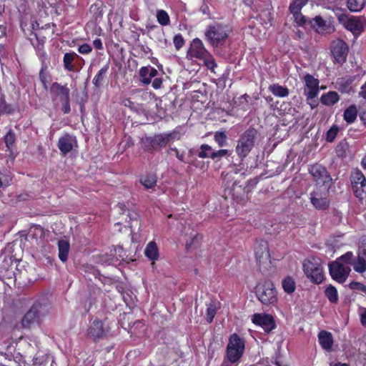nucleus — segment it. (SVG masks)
I'll return each mask as SVG.
<instances>
[{
    "instance_id": "nucleus-61",
    "label": "nucleus",
    "mask_w": 366,
    "mask_h": 366,
    "mask_svg": "<svg viewBox=\"0 0 366 366\" xmlns=\"http://www.w3.org/2000/svg\"><path fill=\"white\" fill-rule=\"evenodd\" d=\"M361 119L366 123V113L362 114Z\"/></svg>"
},
{
    "instance_id": "nucleus-39",
    "label": "nucleus",
    "mask_w": 366,
    "mask_h": 366,
    "mask_svg": "<svg viewBox=\"0 0 366 366\" xmlns=\"http://www.w3.org/2000/svg\"><path fill=\"white\" fill-rule=\"evenodd\" d=\"M325 295L331 302H336L338 300L337 291L336 288L332 285L327 287Z\"/></svg>"
},
{
    "instance_id": "nucleus-7",
    "label": "nucleus",
    "mask_w": 366,
    "mask_h": 366,
    "mask_svg": "<svg viewBox=\"0 0 366 366\" xmlns=\"http://www.w3.org/2000/svg\"><path fill=\"white\" fill-rule=\"evenodd\" d=\"M303 271L312 282L320 284L324 279L323 268L319 259H306L303 263Z\"/></svg>"
},
{
    "instance_id": "nucleus-59",
    "label": "nucleus",
    "mask_w": 366,
    "mask_h": 366,
    "mask_svg": "<svg viewBox=\"0 0 366 366\" xmlns=\"http://www.w3.org/2000/svg\"><path fill=\"white\" fill-rule=\"evenodd\" d=\"M362 167L366 169V154L365 156L362 158V162H361Z\"/></svg>"
},
{
    "instance_id": "nucleus-41",
    "label": "nucleus",
    "mask_w": 366,
    "mask_h": 366,
    "mask_svg": "<svg viewBox=\"0 0 366 366\" xmlns=\"http://www.w3.org/2000/svg\"><path fill=\"white\" fill-rule=\"evenodd\" d=\"M157 19L158 22L162 25L166 26L169 23V16L164 10H160L157 12Z\"/></svg>"
},
{
    "instance_id": "nucleus-63",
    "label": "nucleus",
    "mask_w": 366,
    "mask_h": 366,
    "mask_svg": "<svg viewBox=\"0 0 366 366\" xmlns=\"http://www.w3.org/2000/svg\"><path fill=\"white\" fill-rule=\"evenodd\" d=\"M102 263L107 264H111L112 262L111 259H108V260H106V261H103L102 260Z\"/></svg>"
},
{
    "instance_id": "nucleus-33",
    "label": "nucleus",
    "mask_w": 366,
    "mask_h": 366,
    "mask_svg": "<svg viewBox=\"0 0 366 366\" xmlns=\"http://www.w3.org/2000/svg\"><path fill=\"white\" fill-rule=\"evenodd\" d=\"M109 69V66L106 65L103 68H102L98 73L95 75L93 79V84L95 86L99 87L102 84V81L105 74H107Z\"/></svg>"
},
{
    "instance_id": "nucleus-1",
    "label": "nucleus",
    "mask_w": 366,
    "mask_h": 366,
    "mask_svg": "<svg viewBox=\"0 0 366 366\" xmlns=\"http://www.w3.org/2000/svg\"><path fill=\"white\" fill-rule=\"evenodd\" d=\"M353 253L347 252L329 264L332 278L339 283H343L348 277L352 262Z\"/></svg>"
},
{
    "instance_id": "nucleus-51",
    "label": "nucleus",
    "mask_w": 366,
    "mask_h": 366,
    "mask_svg": "<svg viewBox=\"0 0 366 366\" xmlns=\"http://www.w3.org/2000/svg\"><path fill=\"white\" fill-rule=\"evenodd\" d=\"M162 84V80L161 78H155L152 81V87L155 89H158Z\"/></svg>"
},
{
    "instance_id": "nucleus-46",
    "label": "nucleus",
    "mask_w": 366,
    "mask_h": 366,
    "mask_svg": "<svg viewBox=\"0 0 366 366\" xmlns=\"http://www.w3.org/2000/svg\"><path fill=\"white\" fill-rule=\"evenodd\" d=\"M229 151L227 149H219L218 151H213L212 159L214 160H219L222 157L226 156Z\"/></svg>"
},
{
    "instance_id": "nucleus-43",
    "label": "nucleus",
    "mask_w": 366,
    "mask_h": 366,
    "mask_svg": "<svg viewBox=\"0 0 366 366\" xmlns=\"http://www.w3.org/2000/svg\"><path fill=\"white\" fill-rule=\"evenodd\" d=\"M338 128L336 126H332L327 132L326 139L327 142H332L336 137L338 133Z\"/></svg>"
},
{
    "instance_id": "nucleus-25",
    "label": "nucleus",
    "mask_w": 366,
    "mask_h": 366,
    "mask_svg": "<svg viewBox=\"0 0 366 366\" xmlns=\"http://www.w3.org/2000/svg\"><path fill=\"white\" fill-rule=\"evenodd\" d=\"M355 272L363 274L366 272V259L359 255L357 256L356 259L352 257V264Z\"/></svg>"
},
{
    "instance_id": "nucleus-48",
    "label": "nucleus",
    "mask_w": 366,
    "mask_h": 366,
    "mask_svg": "<svg viewBox=\"0 0 366 366\" xmlns=\"http://www.w3.org/2000/svg\"><path fill=\"white\" fill-rule=\"evenodd\" d=\"M92 50V46L88 44H84L79 46L78 51L79 53L82 54H89Z\"/></svg>"
},
{
    "instance_id": "nucleus-60",
    "label": "nucleus",
    "mask_w": 366,
    "mask_h": 366,
    "mask_svg": "<svg viewBox=\"0 0 366 366\" xmlns=\"http://www.w3.org/2000/svg\"><path fill=\"white\" fill-rule=\"evenodd\" d=\"M334 366H348V365L345 363L337 362Z\"/></svg>"
},
{
    "instance_id": "nucleus-40",
    "label": "nucleus",
    "mask_w": 366,
    "mask_h": 366,
    "mask_svg": "<svg viewBox=\"0 0 366 366\" xmlns=\"http://www.w3.org/2000/svg\"><path fill=\"white\" fill-rule=\"evenodd\" d=\"M207 306L206 320L208 322H212L216 315L217 307L213 302H210Z\"/></svg>"
},
{
    "instance_id": "nucleus-2",
    "label": "nucleus",
    "mask_w": 366,
    "mask_h": 366,
    "mask_svg": "<svg viewBox=\"0 0 366 366\" xmlns=\"http://www.w3.org/2000/svg\"><path fill=\"white\" fill-rule=\"evenodd\" d=\"M187 56L191 60L195 59L203 61L204 65L212 71H214V68L217 67L213 56L205 49L202 41L198 38L193 39L191 42Z\"/></svg>"
},
{
    "instance_id": "nucleus-49",
    "label": "nucleus",
    "mask_w": 366,
    "mask_h": 366,
    "mask_svg": "<svg viewBox=\"0 0 366 366\" xmlns=\"http://www.w3.org/2000/svg\"><path fill=\"white\" fill-rule=\"evenodd\" d=\"M5 142L8 147H10L14 142V134L11 131L5 136Z\"/></svg>"
},
{
    "instance_id": "nucleus-50",
    "label": "nucleus",
    "mask_w": 366,
    "mask_h": 366,
    "mask_svg": "<svg viewBox=\"0 0 366 366\" xmlns=\"http://www.w3.org/2000/svg\"><path fill=\"white\" fill-rule=\"evenodd\" d=\"M350 287L352 290H361L364 292L366 291V287L360 282H351L350 284Z\"/></svg>"
},
{
    "instance_id": "nucleus-12",
    "label": "nucleus",
    "mask_w": 366,
    "mask_h": 366,
    "mask_svg": "<svg viewBox=\"0 0 366 366\" xmlns=\"http://www.w3.org/2000/svg\"><path fill=\"white\" fill-rule=\"evenodd\" d=\"M309 172L318 184H322L320 187H324L325 185H330L332 179L328 174L326 169L322 165H312L309 169Z\"/></svg>"
},
{
    "instance_id": "nucleus-54",
    "label": "nucleus",
    "mask_w": 366,
    "mask_h": 366,
    "mask_svg": "<svg viewBox=\"0 0 366 366\" xmlns=\"http://www.w3.org/2000/svg\"><path fill=\"white\" fill-rule=\"evenodd\" d=\"M93 45L97 49H102L103 44L100 39H96L93 41Z\"/></svg>"
},
{
    "instance_id": "nucleus-57",
    "label": "nucleus",
    "mask_w": 366,
    "mask_h": 366,
    "mask_svg": "<svg viewBox=\"0 0 366 366\" xmlns=\"http://www.w3.org/2000/svg\"><path fill=\"white\" fill-rule=\"evenodd\" d=\"M340 89L342 92L345 93H350V92H352V87L349 84L344 88L340 87Z\"/></svg>"
},
{
    "instance_id": "nucleus-56",
    "label": "nucleus",
    "mask_w": 366,
    "mask_h": 366,
    "mask_svg": "<svg viewBox=\"0 0 366 366\" xmlns=\"http://www.w3.org/2000/svg\"><path fill=\"white\" fill-rule=\"evenodd\" d=\"M65 102V104L64 105L63 109L64 113H68L70 111V106L69 104V99L68 100H64Z\"/></svg>"
},
{
    "instance_id": "nucleus-26",
    "label": "nucleus",
    "mask_w": 366,
    "mask_h": 366,
    "mask_svg": "<svg viewBox=\"0 0 366 366\" xmlns=\"http://www.w3.org/2000/svg\"><path fill=\"white\" fill-rule=\"evenodd\" d=\"M339 99V94L336 92H329L321 97V102L326 106H332Z\"/></svg>"
},
{
    "instance_id": "nucleus-52",
    "label": "nucleus",
    "mask_w": 366,
    "mask_h": 366,
    "mask_svg": "<svg viewBox=\"0 0 366 366\" xmlns=\"http://www.w3.org/2000/svg\"><path fill=\"white\" fill-rule=\"evenodd\" d=\"M170 150L174 152L175 156L178 159L182 162H184L183 152L180 153L177 148H170Z\"/></svg>"
},
{
    "instance_id": "nucleus-55",
    "label": "nucleus",
    "mask_w": 366,
    "mask_h": 366,
    "mask_svg": "<svg viewBox=\"0 0 366 366\" xmlns=\"http://www.w3.org/2000/svg\"><path fill=\"white\" fill-rule=\"evenodd\" d=\"M360 96L366 99V83L362 86L361 92H360Z\"/></svg>"
},
{
    "instance_id": "nucleus-19",
    "label": "nucleus",
    "mask_w": 366,
    "mask_h": 366,
    "mask_svg": "<svg viewBox=\"0 0 366 366\" xmlns=\"http://www.w3.org/2000/svg\"><path fill=\"white\" fill-rule=\"evenodd\" d=\"M158 74L156 69L152 66H143L139 69L140 80L144 84H149L152 79Z\"/></svg>"
},
{
    "instance_id": "nucleus-44",
    "label": "nucleus",
    "mask_w": 366,
    "mask_h": 366,
    "mask_svg": "<svg viewBox=\"0 0 366 366\" xmlns=\"http://www.w3.org/2000/svg\"><path fill=\"white\" fill-rule=\"evenodd\" d=\"M294 16L295 21L299 26H302L306 22L305 17L302 14L301 11L291 12Z\"/></svg>"
},
{
    "instance_id": "nucleus-29",
    "label": "nucleus",
    "mask_w": 366,
    "mask_h": 366,
    "mask_svg": "<svg viewBox=\"0 0 366 366\" xmlns=\"http://www.w3.org/2000/svg\"><path fill=\"white\" fill-rule=\"evenodd\" d=\"M51 89L59 96L61 100H68L69 96V89L65 86H61L59 84L54 83L52 85Z\"/></svg>"
},
{
    "instance_id": "nucleus-28",
    "label": "nucleus",
    "mask_w": 366,
    "mask_h": 366,
    "mask_svg": "<svg viewBox=\"0 0 366 366\" xmlns=\"http://www.w3.org/2000/svg\"><path fill=\"white\" fill-rule=\"evenodd\" d=\"M312 26L315 30L320 34L328 32L330 29L327 26L325 21H324L320 16H316L311 21Z\"/></svg>"
},
{
    "instance_id": "nucleus-30",
    "label": "nucleus",
    "mask_w": 366,
    "mask_h": 366,
    "mask_svg": "<svg viewBox=\"0 0 366 366\" xmlns=\"http://www.w3.org/2000/svg\"><path fill=\"white\" fill-rule=\"evenodd\" d=\"M269 91L276 97H286L289 94V90L280 85L272 84L269 87Z\"/></svg>"
},
{
    "instance_id": "nucleus-15",
    "label": "nucleus",
    "mask_w": 366,
    "mask_h": 366,
    "mask_svg": "<svg viewBox=\"0 0 366 366\" xmlns=\"http://www.w3.org/2000/svg\"><path fill=\"white\" fill-rule=\"evenodd\" d=\"M252 322L260 326L265 332H270L274 328L273 318L269 315L257 313L252 316Z\"/></svg>"
},
{
    "instance_id": "nucleus-32",
    "label": "nucleus",
    "mask_w": 366,
    "mask_h": 366,
    "mask_svg": "<svg viewBox=\"0 0 366 366\" xmlns=\"http://www.w3.org/2000/svg\"><path fill=\"white\" fill-rule=\"evenodd\" d=\"M365 5V0H347V7L353 12L361 11Z\"/></svg>"
},
{
    "instance_id": "nucleus-16",
    "label": "nucleus",
    "mask_w": 366,
    "mask_h": 366,
    "mask_svg": "<svg viewBox=\"0 0 366 366\" xmlns=\"http://www.w3.org/2000/svg\"><path fill=\"white\" fill-rule=\"evenodd\" d=\"M305 83V93L308 99L315 98L319 93V81L310 74L304 77Z\"/></svg>"
},
{
    "instance_id": "nucleus-11",
    "label": "nucleus",
    "mask_w": 366,
    "mask_h": 366,
    "mask_svg": "<svg viewBox=\"0 0 366 366\" xmlns=\"http://www.w3.org/2000/svg\"><path fill=\"white\" fill-rule=\"evenodd\" d=\"M330 185L317 187L311 194V203L317 209H325L328 207L327 193Z\"/></svg>"
},
{
    "instance_id": "nucleus-17",
    "label": "nucleus",
    "mask_w": 366,
    "mask_h": 366,
    "mask_svg": "<svg viewBox=\"0 0 366 366\" xmlns=\"http://www.w3.org/2000/svg\"><path fill=\"white\" fill-rule=\"evenodd\" d=\"M76 144L75 137L66 134L59 138L58 147L63 154H67L72 150Z\"/></svg>"
},
{
    "instance_id": "nucleus-47",
    "label": "nucleus",
    "mask_w": 366,
    "mask_h": 366,
    "mask_svg": "<svg viewBox=\"0 0 366 366\" xmlns=\"http://www.w3.org/2000/svg\"><path fill=\"white\" fill-rule=\"evenodd\" d=\"M173 42L177 49L182 48L184 44V39L181 34L175 35L174 36Z\"/></svg>"
},
{
    "instance_id": "nucleus-5",
    "label": "nucleus",
    "mask_w": 366,
    "mask_h": 366,
    "mask_svg": "<svg viewBox=\"0 0 366 366\" xmlns=\"http://www.w3.org/2000/svg\"><path fill=\"white\" fill-rule=\"evenodd\" d=\"M256 135L257 131L254 129H249L239 139L235 150L242 159L245 158L253 149Z\"/></svg>"
},
{
    "instance_id": "nucleus-3",
    "label": "nucleus",
    "mask_w": 366,
    "mask_h": 366,
    "mask_svg": "<svg viewBox=\"0 0 366 366\" xmlns=\"http://www.w3.org/2000/svg\"><path fill=\"white\" fill-rule=\"evenodd\" d=\"M244 340L236 333L230 335L227 346L226 356L229 363H236L243 355Z\"/></svg>"
},
{
    "instance_id": "nucleus-36",
    "label": "nucleus",
    "mask_w": 366,
    "mask_h": 366,
    "mask_svg": "<svg viewBox=\"0 0 366 366\" xmlns=\"http://www.w3.org/2000/svg\"><path fill=\"white\" fill-rule=\"evenodd\" d=\"M214 141L220 147H224L227 144V137L223 132H216L214 135Z\"/></svg>"
},
{
    "instance_id": "nucleus-23",
    "label": "nucleus",
    "mask_w": 366,
    "mask_h": 366,
    "mask_svg": "<svg viewBox=\"0 0 366 366\" xmlns=\"http://www.w3.org/2000/svg\"><path fill=\"white\" fill-rule=\"evenodd\" d=\"M319 342L322 347L325 350H330L332 346L333 340L330 332L321 331L318 335Z\"/></svg>"
},
{
    "instance_id": "nucleus-21",
    "label": "nucleus",
    "mask_w": 366,
    "mask_h": 366,
    "mask_svg": "<svg viewBox=\"0 0 366 366\" xmlns=\"http://www.w3.org/2000/svg\"><path fill=\"white\" fill-rule=\"evenodd\" d=\"M104 332L103 323L98 320H94L88 330V335L94 339L103 337Z\"/></svg>"
},
{
    "instance_id": "nucleus-18",
    "label": "nucleus",
    "mask_w": 366,
    "mask_h": 366,
    "mask_svg": "<svg viewBox=\"0 0 366 366\" xmlns=\"http://www.w3.org/2000/svg\"><path fill=\"white\" fill-rule=\"evenodd\" d=\"M249 97L247 94L240 96L234 100L233 111L237 114H241V112H247L250 109V104L249 103Z\"/></svg>"
},
{
    "instance_id": "nucleus-10",
    "label": "nucleus",
    "mask_w": 366,
    "mask_h": 366,
    "mask_svg": "<svg viewBox=\"0 0 366 366\" xmlns=\"http://www.w3.org/2000/svg\"><path fill=\"white\" fill-rule=\"evenodd\" d=\"M352 189L355 196L360 199L366 197V178L359 169H355L351 174Z\"/></svg>"
},
{
    "instance_id": "nucleus-35",
    "label": "nucleus",
    "mask_w": 366,
    "mask_h": 366,
    "mask_svg": "<svg viewBox=\"0 0 366 366\" xmlns=\"http://www.w3.org/2000/svg\"><path fill=\"white\" fill-rule=\"evenodd\" d=\"M213 153V149L211 146L208 144H202L200 147V151L198 154L199 157L202 159L211 158Z\"/></svg>"
},
{
    "instance_id": "nucleus-42",
    "label": "nucleus",
    "mask_w": 366,
    "mask_h": 366,
    "mask_svg": "<svg viewBox=\"0 0 366 366\" xmlns=\"http://www.w3.org/2000/svg\"><path fill=\"white\" fill-rule=\"evenodd\" d=\"M357 255L366 259V236H362L360 239Z\"/></svg>"
},
{
    "instance_id": "nucleus-38",
    "label": "nucleus",
    "mask_w": 366,
    "mask_h": 366,
    "mask_svg": "<svg viewBox=\"0 0 366 366\" xmlns=\"http://www.w3.org/2000/svg\"><path fill=\"white\" fill-rule=\"evenodd\" d=\"M75 54L74 53H66L64 56V64L66 69L68 71L74 70V65L72 62L74 59Z\"/></svg>"
},
{
    "instance_id": "nucleus-22",
    "label": "nucleus",
    "mask_w": 366,
    "mask_h": 366,
    "mask_svg": "<svg viewBox=\"0 0 366 366\" xmlns=\"http://www.w3.org/2000/svg\"><path fill=\"white\" fill-rule=\"evenodd\" d=\"M345 27L353 34L360 33L364 27L363 21L360 19L352 17L347 19Z\"/></svg>"
},
{
    "instance_id": "nucleus-64",
    "label": "nucleus",
    "mask_w": 366,
    "mask_h": 366,
    "mask_svg": "<svg viewBox=\"0 0 366 366\" xmlns=\"http://www.w3.org/2000/svg\"><path fill=\"white\" fill-rule=\"evenodd\" d=\"M221 366H230V365H229V362H223V363L222 364V365H221Z\"/></svg>"
},
{
    "instance_id": "nucleus-4",
    "label": "nucleus",
    "mask_w": 366,
    "mask_h": 366,
    "mask_svg": "<svg viewBox=\"0 0 366 366\" xmlns=\"http://www.w3.org/2000/svg\"><path fill=\"white\" fill-rule=\"evenodd\" d=\"M230 29L229 26L215 23L207 27L205 36L213 46H217L228 37Z\"/></svg>"
},
{
    "instance_id": "nucleus-27",
    "label": "nucleus",
    "mask_w": 366,
    "mask_h": 366,
    "mask_svg": "<svg viewBox=\"0 0 366 366\" xmlns=\"http://www.w3.org/2000/svg\"><path fill=\"white\" fill-rule=\"evenodd\" d=\"M140 183L147 189H152L157 184V177L152 174L142 175L140 178Z\"/></svg>"
},
{
    "instance_id": "nucleus-58",
    "label": "nucleus",
    "mask_w": 366,
    "mask_h": 366,
    "mask_svg": "<svg viewBox=\"0 0 366 366\" xmlns=\"http://www.w3.org/2000/svg\"><path fill=\"white\" fill-rule=\"evenodd\" d=\"M123 104L126 107H132V102L129 99H125L123 101Z\"/></svg>"
},
{
    "instance_id": "nucleus-9",
    "label": "nucleus",
    "mask_w": 366,
    "mask_h": 366,
    "mask_svg": "<svg viewBox=\"0 0 366 366\" xmlns=\"http://www.w3.org/2000/svg\"><path fill=\"white\" fill-rule=\"evenodd\" d=\"M45 307L40 303L33 305L31 309L25 314L21 320V325L24 327L29 328L31 325L38 323L46 313Z\"/></svg>"
},
{
    "instance_id": "nucleus-13",
    "label": "nucleus",
    "mask_w": 366,
    "mask_h": 366,
    "mask_svg": "<svg viewBox=\"0 0 366 366\" xmlns=\"http://www.w3.org/2000/svg\"><path fill=\"white\" fill-rule=\"evenodd\" d=\"M254 254L259 266L261 268L266 269L267 265L270 264V255L267 242H260L255 248Z\"/></svg>"
},
{
    "instance_id": "nucleus-53",
    "label": "nucleus",
    "mask_w": 366,
    "mask_h": 366,
    "mask_svg": "<svg viewBox=\"0 0 366 366\" xmlns=\"http://www.w3.org/2000/svg\"><path fill=\"white\" fill-rule=\"evenodd\" d=\"M361 323L366 327V308L360 309Z\"/></svg>"
},
{
    "instance_id": "nucleus-62",
    "label": "nucleus",
    "mask_w": 366,
    "mask_h": 366,
    "mask_svg": "<svg viewBox=\"0 0 366 366\" xmlns=\"http://www.w3.org/2000/svg\"><path fill=\"white\" fill-rule=\"evenodd\" d=\"M133 93L134 94H142L143 92L140 89H135V90L133 91Z\"/></svg>"
},
{
    "instance_id": "nucleus-14",
    "label": "nucleus",
    "mask_w": 366,
    "mask_h": 366,
    "mask_svg": "<svg viewBox=\"0 0 366 366\" xmlns=\"http://www.w3.org/2000/svg\"><path fill=\"white\" fill-rule=\"evenodd\" d=\"M348 48L345 42L342 40H336L332 44V54L337 63H343L347 58Z\"/></svg>"
},
{
    "instance_id": "nucleus-37",
    "label": "nucleus",
    "mask_w": 366,
    "mask_h": 366,
    "mask_svg": "<svg viewBox=\"0 0 366 366\" xmlns=\"http://www.w3.org/2000/svg\"><path fill=\"white\" fill-rule=\"evenodd\" d=\"M308 2V0H293L290 5V12L301 11L302 7Z\"/></svg>"
},
{
    "instance_id": "nucleus-34",
    "label": "nucleus",
    "mask_w": 366,
    "mask_h": 366,
    "mask_svg": "<svg viewBox=\"0 0 366 366\" xmlns=\"http://www.w3.org/2000/svg\"><path fill=\"white\" fill-rule=\"evenodd\" d=\"M282 287L287 293H292L295 290V282L292 278L287 277L282 280Z\"/></svg>"
},
{
    "instance_id": "nucleus-20",
    "label": "nucleus",
    "mask_w": 366,
    "mask_h": 366,
    "mask_svg": "<svg viewBox=\"0 0 366 366\" xmlns=\"http://www.w3.org/2000/svg\"><path fill=\"white\" fill-rule=\"evenodd\" d=\"M145 256L152 261V267L154 266V262L159 259V249L155 242H149L144 249Z\"/></svg>"
},
{
    "instance_id": "nucleus-31",
    "label": "nucleus",
    "mask_w": 366,
    "mask_h": 366,
    "mask_svg": "<svg viewBox=\"0 0 366 366\" xmlns=\"http://www.w3.org/2000/svg\"><path fill=\"white\" fill-rule=\"evenodd\" d=\"M357 110L355 106H350L344 112V119L347 123H352L357 118Z\"/></svg>"
},
{
    "instance_id": "nucleus-45",
    "label": "nucleus",
    "mask_w": 366,
    "mask_h": 366,
    "mask_svg": "<svg viewBox=\"0 0 366 366\" xmlns=\"http://www.w3.org/2000/svg\"><path fill=\"white\" fill-rule=\"evenodd\" d=\"M13 108L11 105L7 104L5 102H0V114H11L13 112Z\"/></svg>"
},
{
    "instance_id": "nucleus-24",
    "label": "nucleus",
    "mask_w": 366,
    "mask_h": 366,
    "mask_svg": "<svg viewBox=\"0 0 366 366\" xmlns=\"http://www.w3.org/2000/svg\"><path fill=\"white\" fill-rule=\"evenodd\" d=\"M59 248V257L63 262H66L68 259L70 245L68 241L61 239L58 242Z\"/></svg>"
},
{
    "instance_id": "nucleus-6",
    "label": "nucleus",
    "mask_w": 366,
    "mask_h": 366,
    "mask_svg": "<svg viewBox=\"0 0 366 366\" xmlns=\"http://www.w3.org/2000/svg\"><path fill=\"white\" fill-rule=\"evenodd\" d=\"M180 137L177 132L161 134L153 137H146L143 139V144L147 150L160 149L167 144L179 139Z\"/></svg>"
},
{
    "instance_id": "nucleus-8",
    "label": "nucleus",
    "mask_w": 366,
    "mask_h": 366,
    "mask_svg": "<svg viewBox=\"0 0 366 366\" xmlns=\"http://www.w3.org/2000/svg\"><path fill=\"white\" fill-rule=\"evenodd\" d=\"M257 297L264 305H272L277 300V291L274 284L270 281H265L257 287Z\"/></svg>"
}]
</instances>
